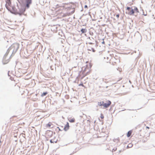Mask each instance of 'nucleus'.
<instances>
[{
	"mask_svg": "<svg viewBox=\"0 0 155 155\" xmlns=\"http://www.w3.org/2000/svg\"><path fill=\"white\" fill-rule=\"evenodd\" d=\"M64 5L60 6L63 9L66 10L67 13L66 16H69L74 13L75 12V9L74 8L69 6L66 7L65 5H68L67 4H65Z\"/></svg>",
	"mask_w": 155,
	"mask_h": 155,
	"instance_id": "obj_1",
	"label": "nucleus"
},
{
	"mask_svg": "<svg viewBox=\"0 0 155 155\" xmlns=\"http://www.w3.org/2000/svg\"><path fill=\"white\" fill-rule=\"evenodd\" d=\"M5 7L7 9L11 12L12 13L15 7L12 5L10 0H5Z\"/></svg>",
	"mask_w": 155,
	"mask_h": 155,
	"instance_id": "obj_2",
	"label": "nucleus"
},
{
	"mask_svg": "<svg viewBox=\"0 0 155 155\" xmlns=\"http://www.w3.org/2000/svg\"><path fill=\"white\" fill-rule=\"evenodd\" d=\"M13 10V11L12 12V13L15 15L18 14L20 15H21L24 13L25 10L24 8L21 7L19 9V11H17V10L16 9L15 7Z\"/></svg>",
	"mask_w": 155,
	"mask_h": 155,
	"instance_id": "obj_3",
	"label": "nucleus"
},
{
	"mask_svg": "<svg viewBox=\"0 0 155 155\" xmlns=\"http://www.w3.org/2000/svg\"><path fill=\"white\" fill-rule=\"evenodd\" d=\"M119 61L118 59H117L114 58H112L110 60L109 62L112 64V65H114L117 64V63L119 62Z\"/></svg>",
	"mask_w": 155,
	"mask_h": 155,
	"instance_id": "obj_4",
	"label": "nucleus"
},
{
	"mask_svg": "<svg viewBox=\"0 0 155 155\" xmlns=\"http://www.w3.org/2000/svg\"><path fill=\"white\" fill-rule=\"evenodd\" d=\"M111 102L109 100H108V101H106V103H104H104L103 104V106L104 108H108L110 106V105H111Z\"/></svg>",
	"mask_w": 155,
	"mask_h": 155,
	"instance_id": "obj_5",
	"label": "nucleus"
},
{
	"mask_svg": "<svg viewBox=\"0 0 155 155\" xmlns=\"http://www.w3.org/2000/svg\"><path fill=\"white\" fill-rule=\"evenodd\" d=\"M126 13L130 15H133V12H132V9H131V7H127Z\"/></svg>",
	"mask_w": 155,
	"mask_h": 155,
	"instance_id": "obj_6",
	"label": "nucleus"
},
{
	"mask_svg": "<svg viewBox=\"0 0 155 155\" xmlns=\"http://www.w3.org/2000/svg\"><path fill=\"white\" fill-rule=\"evenodd\" d=\"M132 12H133V15L134 13H137L139 12V11L137 8L135 6H133L131 7Z\"/></svg>",
	"mask_w": 155,
	"mask_h": 155,
	"instance_id": "obj_7",
	"label": "nucleus"
},
{
	"mask_svg": "<svg viewBox=\"0 0 155 155\" xmlns=\"http://www.w3.org/2000/svg\"><path fill=\"white\" fill-rule=\"evenodd\" d=\"M88 68H85L84 70L82 71V73L83 74V77H84L87 74L89 73V71H87L86 72V71L88 69Z\"/></svg>",
	"mask_w": 155,
	"mask_h": 155,
	"instance_id": "obj_8",
	"label": "nucleus"
},
{
	"mask_svg": "<svg viewBox=\"0 0 155 155\" xmlns=\"http://www.w3.org/2000/svg\"><path fill=\"white\" fill-rule=\"evenodd\" d=\"M46 135L48 137H51L52 134L51 132L50 131H48L46 133Z\"/></svg>",
	"mask_w": 155,
	"mask_h": 155,
	"instance_id": "obj_9",
	"label": "nucleus"
},
{
	"mask_svg": "<svg viewBox=\"0 0 155 155\" xmlns=\"http://www.w3.org/2000/svg\"><path fill=\"white\" fill-rule=\"evenodd\" d=\"M69 123L67 122L66 124L65 125L64 130L65 131H67L69 129Z\"/></svg>",
	"mask_w": 155,
	"mask_h": 155,
	"instance_id": "obj_10",
	"label": "nucleus"
},
{
	"mask_svg": "<svg viewBox=\"0 0 155 155\" xmlns=\"http://www.w3.org/2000/svg\"><path fill=\"white\" fill-rule=\"evenodd\" d=\"M53 124L52 123L49 122L46 124V126L47 127L53 128Z\"/></svg>",
	"mask_w": 155,
	"mask_h": 155,
	"instance_id": "obj_11",
	"label": "nucleus"
},
{
	"mask_svg": "<svg viewBox=\"0 0 155 155\" xmlns=\"http://www.w3.org/2000/svg\"><path fill=\"white\" fill-rule=\"evenodd\" d=\"M132 133V131L130 130V131H129L127 133V136L128 137H129L131 135Z\"/></svg>",
	"mask_w": 155,
	"mask_h": 155,
	"instance_id": "obj_12",
	"label": "nucleus"
},
{
	"mask_svg": "<svg viewBox=\"0 0 155 155\" xmlns=\"http://www.w3.org/2000/svg\"><path fill=\"white\" fill-rule=\"evenodd\" d=\"M81 31L82 33H84L86 32L87 30L86 29H82L81 30Z\"/></svg>",
	"mask_w": 155,
	"mask_h": 155,
	"instance_id": "obj_13",
	"label": "nucleus"
},
{
	"mask_svg": "<svg viewBox=\"0 0 155 155\" xmlns=\"http://www.w3.org/2000/svg\"><path fill=\"white\" fill-rule=\"evenodd\" d=\"M103 103H104V101L99 102L98 103V105L99 106H103Z\"/></svg>",
	"mask_w": 155,
	"mask_h": 155,
	"instance_id": "obj_14",
	"label": "nucleus"
},
{
	"mask_svg": "<svg viewBox=\"0 0 155 155\" xmlns=\"http://www.w3.org/2000/svg\"><path fill=\"white\" fill-rule=\"evenodd\" d=\"M48 94V93L47 92H43L41 94V96L42 97H44L45 96Z\"/></svg>",
	"mask_w": 155,
	"mask_h": 155,
	"instance_id": "obj_15",
	"label": "nucleus"
},
{
	"mask_svg": "<svg viewBox=\"0 0 155 155\" xmlns=\"http://www.w3.org/2000/svg\"><path fill=\"white\" fill-rule=\"evenodd\" d=\"M69 121L70 122H71V123L74 122L75 121V119L74 118H72L71 119H70L69 120Z\"/></svg>",
	"mask_w": 155,
	"mask_h": 155,
	"instance_id": "obj_16",
	"label": "nucleus"
},
{
	"mask_svg": "<svg viewBox=\"0 0 155 155\" xmlns=\"http://www.w3.org/2000/svg\"><path fill=\"white\" fill-rule=\"evenodd\" d=\"M27 3L31 4V0H26Z\"/></svg>",
	"mask_w": 155,
	"mask_h": 155,
	"instance_id": "obj_17",
	"label": "nucleus"
},
{
	"mask_svg": "<svg viewBox=\"0 0 155 155\" xmlns=\"http://www.w3.org/2000/svg\"><path fill=\"white\" fill-rule=\"evenodd\" d=\"M89 50L90 51H93L94 52L95 51L94 49L93 48H89Z\"/></svg>",
	"mask_w": 155,
	"mask_h": 155,
	"instance_id": "obj_18",
	"label": "nucleus"
},
{
	"mask_svg": "<svg viewBox=\"0 0 155 155\" xmlns=\"http://www.w3.org/2000/svg\"><path fill=\"white\" fill-rule=\"evenodd\" d=\"M104 116L102 114H101L100 117L101 119H103L104 118Z\"/></svg>",
	"mask_w": 155,
	"mask_h": 155,
	"instance_id": "obj_19",
	"label": "nucleus"
},
{
	"mask_svg": "<svg viewBox=\"0 0 155 155\" xmlns=\"http://www.w3.org/2000/svg\"><path fill=\"white\" fill-rule=\"evenodd\" d=\"M132 145L131 144H129L128 146V147H132Z\"/></svg>",
	"mask_w": 155,
	"mask_h": 155,
	"instance_id": "obj_20",
	"label": "nucleus"
},
{
	"mask_svg": "<svg viewBox=\"0 0 155 155\" xmlns=\"http://www.w3.org/2000/svg\"><path fill=\"white\" fill-rule=\"evenodd\" d=\"M30 4V3H27V5H26V7L28 8L29 7V4Z\"/></svg>",
	"mask_w": 155,
	"mask_h": 155,
	"instance_id": "obj_21",
	"label": "nucleus"
},
{
	"mask_svg": "<svg viewBox=\"0 0 155 155\" xmlns=\"http://www.w3.org/2000/svg\"><path fill=\"white\" fill-rule=\"evenodd\" d=\"M78 85L79 86H83V87H84V85L83 84H79Z\"/></svg>",
	"mask_w": 155,
	"mask_h": 155,
	"instance_id": "obj_22",
	"label": "nucleus"
},
{
	"mask_svg": "<svg viewBox=\"0 0 155 155\" xmlns=\"http://www.w3.org/2000/svg\"><path fill=\"white\" fill-rule=\"evenodd\" d=\"M116 16L117 17V18H118L119 17V14H118Z\"/></svg>",
	"mask_w": 155,
	"mask_h": 155,
	"instance_id": "obj_23",
	"label": "nucleus"
},
{
	"mask_svg": "<svg viewBox=\"0 0 155 155\" xmlns=\"http://www.w3.org/2000/svg\"><path fill=\"white\" fill-rule=\"evenodd\" d=\"M50 142L51 143H54V142L53 141H52V140H50Z\"/></svg>",
	"mask_w": 155,
	"mask_h": 155,
	"instance_id": "obj_24",
	"label": "nucleus"
},
{
	"mask_svg": "<svg viewBox=\"0 0 155 155\" xmlns=\"http://www.w3.org/2000/svg\"><path fill=\"white\" fill-rule=\"evenodd\" d=\"M84 8H87V5H85V6H84Z\"/></svg>",
	"mask_w": 155,
	"mask_h": 155,
	"instance_id": "obj_25",
	"label": "nucleus"
},
{
	"mask_svg": "<svg viewBox=\"0 0 155 155\" xmlns=\"http://www.w3.org/2000/svg\"><path fill=\"white\" fill-rule=\"evenodd\" d=\"M102 43H103V44H104V43H105L104 41L103 40V41L102 42Z\"/></svg>",
	"mask_w": 155,
	"mask_h": 155,
	"instance_id": "obj_26",
	"label": "nucleus"
},
{
	"mask_svg": "<svg viewBox=\"0 0 155 155\" xmlns=\"http://www.w3.org/2000/svg\"><path fill=\"white\" fill-rule=\"evenodd\" d=\"M146 127L148 129H149V127Z\"/></svg>",
	"mask_w": 155,
	"mask_h": 155,
	"instance_id": "obj_27",
	"label": "nucleus"
}]
</instances>
